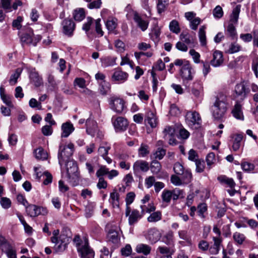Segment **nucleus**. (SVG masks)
<instances>
[{
    "instance_id": "20e7f679",
    "label": "nucleus",
    "mask_w": 258,
    "mask_h": 258,
    "mask_svg": "<svg viewBox=\"0 0 258 258\" xmlns=\"http://www.w3.org/2000/svg\"><path fill=\"white\" fill-rule=\"evenodd\" d=\"M227 110L226 104L223 100L217 98L212 107V114L215 119L220 120L224 116Z\"/></svg>"
},
{
    "instance_id": "1a4fd4ad",
    "label": "nucleus",
    "mask_w": 258,
    "mask_h": 258,
    "mask_svg": "<svg viewBox=\"0 0 258 258\" xmlns=\"http://www.w3.org/2000/svg\"><path fill=\"white\" fill-rule=\"evenodd\" d=\"M78 251L82 258H94V252L89 247L88 240H84V244L78 248Z\"/></svg>"
},
{
    "instance_id": "b1692460",
    "label": "nucleus",
    "mask_w": 258,
    "mask_h": 258,
    "mask_svg": "<svg viewBox=\"0 0 258 258\" xmlns=\"http://www.w3.org/2000/svg\"><path fill=\"white\" fill-rule=\"evenodd\" d=\"M86 125L87 133L91 136H94L97 127L96 122L93 119L88 118L86 121Z\"/></svg>"
},
{
    "instance_id": "3c124183",
    "label": "nucleus",
    "mask_w": 258,
    "mask_h": 258,
    "mask_svg": "<svg viewBox=\"0 0 258 258\" xmlns=\"http://www.w3.org/2000/svg\"><path fill=\"white\" fill-rule=\"evenodd\" d=\"M0 204L5 209H8L11 206V201L7 197H2L0 199Z\"/></svg>"
},
{
    "instance_id": "7c9ffc66",
    "label": "nucleus",
    "mask_w": 258,
    "mask_h": 258,
    "mask_svg": "<svg viewBox=\"0 0 258 258\" xmlns=\"http://www.w3.org/2000/svg\"><path fill=\"white\" fill-rule=\"evenodd\" d=\"M218 180L222 184H226L231 188L235 186V183L233 179L229 178L226 176L222 175L218 177Z\"/></svg>"
},
{
    "instance_id": "4c0bfd02",
    "label": "nucleus",
    "mask_w": 258,
    "mask_h": 258,
    "mask_svg": "<svg viewBox=\"0 0 258 258\" xmlns=\"http://www.w3.org/2000/svg\"><path fill=\"white\" fill-rule=\"evenodd\" d=\"M110 90V85L108 82L102 81L100 84L99 90L101 94L106 95Z\"/></svg>"
},
{
    "instance_id": "f3484780",
    "label": "nucleus",
    "mask_w": 258,
    "mask_h": 258,
    "mask_svg": "<svg viewBox=\"0 0 258 258\" xmlns=\"http://www.w3.org/2000/svg\"><path fill=\"white\" fill-rule=\"evenodd\" d=\"M62 25L63 33L68 36H72L75 28L74 22L71 19H65Z\"/></svg>"
},
{
    "instance_id": "4d7b16f0",
    "label": "nucleus",
    "mask_w": 258,
    "mask_h": 258,
    "mask_svg": "<svg viewBox=\"0 0 258 258\" xmlns=\"http://www.w3.org/2000/svg\"><path fill=\"white\" fill-rule=\"evenodd\" d=\"M173 234L172 231H169L163 237V241L168 245H171L173 243Z\"/></svg>"
},
{
    "instance_id": "f8f14e48",
    "label": "nucleus",
    "mask_w": 258,
    "mask_h": 258,
    "mask_svg": "<svg viewBox=\"0 0 258 258\" xmlns=\"http://www.w3.org/2000/svg\"><path fill=\"white\" fill-rule=\"evenodd\" d=\"M249 89L246 88L244 82H242L236 85L235 87V92L237 97H240L243 100L249 93Z\"/></svg>"
},
{
    "instance_id": "864d4df0",
    "label": "nucleus",
    "mask_w": 258,
    "mask_h": 258,
    "mask_svg": "<svg viewBox=\"0 0 258 258\" xmlns=\"http://www.w3.org/2000/svg\"><path fill=\"white\" fill-rule=\"evenodd\" d=\"M116 21L115 19H112L107 21L106 26L109 31H112L116 28L117 26Z\"/></svg>"
},
{
    "instance_id": "5701e85b",
    "label": "nucleus",
    "mask_w": 258,
    "mask_h": 258,
    "mask_svg": "<svg viewBox=\"0 0 258 258\" xmlns=\"http://www.w3.org/2000/svg\"><path fill=\"white\" fill-rule=\"evenodd\" d=\"M231 138L233 139L232 141V149L234 151H237L239 150L241 141L243 139V136L241 134H235L231 136Z\"/></svg>"
},
{
    "instance_id": "9b49d317",
    "label": "nucleus",
    "mask_w": 258,
    "mask_h": 258,
    "mask_svg": "<svg viewBox=\"0 0 258 258\" xmlns=\"http://www.w3.org/2000/svg\"><path fill=\"white\" fill-rule=\"evenodd\" d=\"M116 132H123L126 130L128 123L125 118L117 117L113 122Z\"/></svg>"
},
{
    "instance_id": "aec40b11",
    "label": "nucleus",
    "mask_w": 258,
    "mask_h": 258,
    "mask_svg": "<svg viewBox=\"0 0 258 258\" xmlns=\"http://www.w3.org/2000/svg\"><path fill=\"white\" fill-rule=\"evenodd\" d=\"M67 168V175L79 173L77 163L73 160H71L65 163Z\"/></svg>"
},
{
    "instance_id": "c9c22d12",
    "label": "nucleus",
    "mask_w": 258,
    "mask_h": 258,
    "mask_svg": "<svg viewBox=\"0 0 258 258\" xmlns=\"http://www.w3.org/2000/svg\"><path fill=\"white\" fill-rule=\"evenodd\" d=\"M168 4V0H158L157 6L158 13L161 14L164 12Z\"/></svg>"
},
{
    "instance_id": "13d9d810",
    "label": "nucleus",
    "mask_w": 258,
    "mask_h": 258,
    "mask_svg": "<svg viewBox=\"0 0 258 258\" xmlns=\"http://www.w3.org/2000/svg\"><path fill=\"white\" fill-rule=\"evenodd\" d=\"M166 151L163 148H158L155 153L154 154L155 159L161 160L166 154Z\"/></svg>"
},
{
    "instance_id": "49530a36",
    "label": "nucleus",
    "mask_w": 258,
    "mask_h": 258,
    "mask_svg": "<svg viewBox=\"0 0 258 258\" xmlns=\"http://www.w3.org/2000/svg\"><path fill=\"white\" fill-rule=\"evenodd\" d=\"M181 180L183 181V183L187 184L191 182L192 179V174L190 171L186 170L183 171V173H182Z\"/></svg>"
},
{
    "instance_id": "9d476101",
    "label": "nucleus",
    "mask_w": 258,
    "mask_h": 258,
    "mask_svg": "<svg viewBox=\"0 0 258 258\" xmlns=\"http://www.w3.org/2000/svg\"><path fill=\"white\" fill-rule=\"evenodd\" d=\"M111 108L117 113H121L125 108L124 100L118 97H112L110 103Z\"/></svg>"
},
{
    "instance_id": "2eb2a0df",
    "label": "nucleus",
    "mask_w": 258,
    "mask_h": 258,
    "mask_svg": "<svg viewBox=\"0 0 258 258\" xmlns=\"http://www.w3.org/2000/svg\"><path fill=\"white\" fill-rule=\"evenodd\" d=\"M160 237L161 235L159 231L155 228L149 229L146 234V239L152 244H154L158 241L160 239Z\"/></svg>"
},
{
    "instance_id": "f257e3e1",
    "label": "nucleus",
    "mask_w": 258,
    "mask_h": 258,
    "mask_svg": "<svg viewBox=\"0 0 258 258\" xmlns=\"http://www.w3.org/2000/svg\"><path fill=\"white\" fill-rule=\"evenodd\" d=\"M59 233V230H54L52 232L53 236L51 237V242L54 243L53 249L56 252L63 251L72 238L71 232L68 228H64L58 237Z\"/></svg>"
},
{
    "instance_id": "e2e57ef3",
    "label": "nucleus",
    "mask_w": 258,
    "mask_h": 258,
    "mask_svg": "<svg viewBox=\"0 0 258 258\" xmlns=\"http://www.w3.org/2000/svg\"><path fill=\"white\" fill-rule=\"evenodd\" d=\"M110 197L112 204L118 206L119 195L115 189H114V191L110 194Z\"/></svg>"
},
{
    "instance_id": "09e8293b",
    "label": "nucleus",
    "mask_w": 258,
    "mask_h": 258,
    "mask_svg": "<svg viewBox=\"0 0 258 258\" xmlns=\"http://www.w3.org/2000/svg\"><path fill=\"white\" fill-rule=\"evenodd\" d=\"M240 48L241 46L239 44L232 43L230 45L229 49L226 51V52L230 54L234 53L240 51Z\"/></svg>"
},
{
    "instance_id": "cd10ccee",
    "label": "nucleus",
    "mask_w": 258,
    "mask_h": 258,
    "mask_svg": "<svg viewBox=\"0 0 258 258\" xmlns=\"http://www.w3.org/2000/svg\"><path fill=\"white\" fill-rule=\"evenodd\" d=\"M147 121L148 123L151 127H155L157 124V118L155 114L152 111H149L147 113Z\"/></svg>"
},
{
    "instance_id": "774afa93",
    "label": "nucleus",
    "mask_w": 258,
    "mask_h": 258,
    "mask_svg": "<svg viewBox=\"0 0 258 258\" xmlns=\"http://www.w3.org/2000/svg\"><path fill=\"white\" fill-rule=\"evenodd\" d=\"M173 170L176 174L180 175L183 173V166L179 162H176L174 165Z\"/></svg>"
},
{
    "instance_id": "79ce46f5",
    "label": "nucleus",
    "mask_w": 258,
    "mask_h": 258,
    "mask_svg": "<svg viewBox=\"0 0 258 258\" xmlns=\"http://www.w3.org/2000/svg\"><path fill=\"white\" fill-rule=\"evenodd\" d=\"M162 199L163 202L169 203L171 199H173V195L171 191L166 189L164 190L162 194Z\"/></svg>"
},
{
    "instance_id": "6ab92c4d",
    "label": "nucleus",
    "mask_w": 258,
    "mask_h": 258,
    "mask_svg": "<svg viewBox=\"0 0 258 258\" xmlns=\"http://www.w3.org/2000/svg\"><path fill=\"white\" fill-rule=\"evenodd\" d=\"M128 77V74L122 71L120 69L115 70L112 76V79L113 81L124 82Z\"/></svg>"
},
{
    "instance_id": "bf43d9fd",
    "label": "nucleus",
    "mask_w": 258,
    "mask_h": 258,
    "mask_svg": "<svg viewBox=\"0 0 258 258\" xmlns=\"http://www.w3.org/2000/svg\"><path fill=\"white\" fill-rule=\"evenodd\" d=\"M213 14L214 17L217 19H220L223 16L222 8L220 6H216L213 10Z\"/></svg>"
},
{
    "instance_id": "338daca9",
    "label": "nucleus",
    "mask_w": 258,
    "mask_h": 258,
    "mask_svg": "<svg viewBox=\"0 0 258 258\" xmlns=\"http://www.w3.org/2000/svg\"><path fill=\"white\" fill-rule=\"evenodd\" d=\"M41 132L43 135L48 136L52 134L53 130L50 125H45L41 128Z\"/></svg>"
},
{
    "instance_id": "72a5a7b5",
    "label": "nucleus",
    "mask_w": 258,
    "mask_h": 258,
    "mask_svg": "<svg viewBox=\"0 0 258 258\" xmlns=\"http://www.w3.org/2000/svg\"><path fill=\"white\" fill-rule=\"evenodd\" d=\"M68 181L74 186L79 184L80 181V173L67 175Z\"/></svg>"
},
{
    "instance_id": "412c9836",
    "label": "nucleus",
    "mask_w": 258,
    "mask_h": 258,
    "mask_svg": "<svg viewBox=\"0 0 258 258\" xmlns=\"http://www.w3.org/2000/svg\"><path fill=\"white\" fill-rule=\"evenodd\" d=\"M30 78L32 83L36 87H38L43 84V80L40 77L38 73L35 71H32L30 74Z\"/></svg>"
},
{
    "instance_id": "a211bd4d",
    "label": "nucleus",
    "mask_w": 258,
    "mask_h": 258,
    "mask_svg": "<svg viewBox=\"0 0 258 258\" xmlns=\"http://www.w3.org/2000/svg\"><path fill=\"white\" fill-rule=\"evenodd\" d=\"M134 20L137 23V26L143 31H145L147 29L149 22L146 20H143L137 12H135L134 14Z\"/></svg>"
},
{
    "instance_id": "423d86ee",
    "label": "nucleus",
    "mask_w": 258,
    "mask_h": 258,
    "mask_svg": "<svg viewBox=\"0 0 258 258\" xmlns=\"http://www.w3.org/2000/svg\"><path fill=\"white\" fill-rule=\"evenodd\" d=\"M187 124L191 128H197L201 124V119L199 113L196 111H188L185 115Z\"/></svg>"
},
{
    "instance_id": "6e6552de",
    "label": "nucleus",
    "mask_w": 258,
    "mask_h": 258,
    "mask_svg": "<svg viewBox=\"0 0 258 258\" xmlns=\"http://www.w3.org/2000/svg\"><path fill=\"white\" fill-rule=\"evenodd\" d=\"M27 214L31 217H36L39 215H46L48 211L46 208L36 205L30 204L26 207Z\"/></svg>"
},
{
    "instance_id": "603ef678",
    "label": "nucleus",
    "mask_w": 258,
    "mask_h": 258,
    "mask_svg": "<svg viewBox=\"0 0 258 258\" xmlns=\"http://www.w3.org/2000/svg\"><path fill=\"white\" fill-rule=\"evenodd\" d=\"M242 169L247 172H250L254 170L255 166L253 164L248 162H243L241 164Z\"/></svg>"
},
{
    "instance_id": "052dcab7",
    "label": "nucleus",
    "mask_w": 258,
    "mask_h": 258,
    "mask_svg": "<svg viewBox=\"0 0 258 258\" xmlns=\"http://www.w3.org/2000/svg\"><path fill=\"white\" fill-rule=\"evenodd\" d=\"M110 149V147L109 146H100L98 148V152L99 154L103 157L108 155Z\"/></svg>"
},
{
    "instance_id": "a19ab883",
    "label": "nucleus",
    "mask_w": 258,
    "mask_h": 258,
    "mask_svg": "<svg viewBox=\"0 0 258 258\" xmlns=\"http://www.w3.org/2000/svg\"><path fill=\"white\" fill-rule=\"evenodd\" d=\"M170 30L175 34H178L180 32V28L178 22L175 20H172L169 24Z\"/></svg>"
},
{
    "instance_id": "0e129e2a",
    "label": "nucleus",
    "mask_w": 258,
    "mask_h": 258,
    "mask_svg": "<svg viewBox=\"0 0 258 258\" xmlns=\"http://www.w3.org/2000/svg\"><path fill=\"white\" fill-rule=\"evenodd\" d=\"M189 54L191 55L194 61L196 63H199L201 62L200 60V54L199 52L196 51L195 49H190L189 52Z\"/></svg>"
},
{
    "instance_id": "4be33fe9",
    "label": "nucleus",
    "mask_w": 258,
    "mask_h": 258,
    "mask_svg": "<svg viewBox=\"0 0 258 258\" xmlns=\"http://www.w3.org/2000/svg\"><path fill=\"white\" fill-rule=\"evenodd\" d=\"M61 130V137L67 138L74 131V128L71 123L67 122L62 124Z\"/></svg>"
},
{
    "instance_id": "393cba45",
    "label": "nucleus",
    "mask_w": 258,
    "mask_h": 258,
    "mask_svg": "<svg viewBox=\"0 0 258 258\" xmlns=\"http://www.w3.org/2000/svg\"><path fill=\"white\" fill-rule=\"evenodd\" d=\"M240 11V5L236 6V7L233 10L228 23H231L233 25H236L238 22Z\"/></svg>"
},
{
    "instance_id": "2f4dec72",
    "label": "nucleus",
    "mask_w": 258,
    "mask_h": 258,
    "mask_svg": "<svg viewBox=\"0 0 258 258\" xmlns=\"http://www.w3.org/2000/svg\"><path fill=\"white\" fill-rule=\"evenodd\" d=\"M116 59L115 57L106 56L101 58V62L104 67L112 66L115 64Z\"/></svg>"
},
{
    "instance_id": "a18cd8bd",
    "label": "nucleus",
    "mask_w": 258,
    "mask_h": 258,
    "mask_svg": "<svg viewBox=\"0 0 258 258\" xmlns=\"http://www.w3.org/2000/svg\"><path fill=\"white\" fill-rule=\"evenodd\" d=\"M34 153L35 154V156L36 158L37 159H42L44 160L47 158V154L44 152V150L42 148H38L36 149Z\"/></svg>"
},
{
    "instance_id": "6e6d98bb",
    "label": "nucleus",
    "mask_w": 258,
    "mask_h": 258,
    "mask_svg": "<svg viewBox=\"0 0 258 258\" xmlns=\"http://www.w3.org/2000/svg\"><path fill=\"white\" fill-rule=\"evenodd\" d=\"M108 238L109 240L113 243H116L119 241L118 233L117 232L114 231H110L109 233Z\"/></svg>"
},
{
    "instance_id": "8fccbe9b",
    "label": "nucleus",
    "mask_w": 258,
    "mask_h": 258,
    "mask_svg": "<svg viewBox=\"0 0 258 258\" xmlns=\"http://www.w3.org/2000/svg\"><path fill=\"white\" fill-rule=\"evenodd\" d=\"M233 238L234 241L239 244H242L245 239V236L239 232H235L233 234Z\"/></svg>"
},
{
    "instance_id": "473e14b6",
    "label": "nucleus",
    "mask_w": 258,
    "mask_h": 258,
    "mask_svg": "<svg viewBox=\"0 0 258 258\" xmlns=\"http://www.w3.org/2000/svg\"><path fill=\"white\" fill-rule=\"evenodd\" d=\"M74 18L77 21H81L85 17V11L82 8H79L74 11L73 13Z\"/></svg>"
},
{
    "instance_id": "37998d69",
    "label": "nucleus",
    "mask_w": 258,
    "mask_h": 258,
    "mask_svg": "<svg viewBox=\"0 0 258 258\" xmlns=\"http://www.w3.org/2000/svg\"><path fill=\"white\" fill-rule=\"evenodd\" d=\"M206 27L204 26H202L199 31V36L200 41L202 45L205 46L206 44V37L205 32Z\"/></svg>"
},
{
    "instance_id": "5fc2aeb1",
    "label": "nucleus",
    "mask_w": 258,
    "mask_h": 258,
    "mask_svg": "<svg viewBox=\"0 0 258 258\" xmlns=\"http://www.w3.org/2000/svg\"><path fill=\"white\" fill-rule=\"evenodd\" d=\"M216 161L215 154L213 152L209 153L206 157V162L209 169L211 167V165L213 164Z\"/></svg>"
},
{
    "instance_id": "0eeeda50",
    "label": "nucleus",
    "mask_w": 258,
    "mask_h": 258,
    "mask_svg": "<svg viewBox=\"0 0 258 258\" xmlns=\"http://www.w3.org/2000/svg\"><path fill=\"white\" fill-rule=\"evenodd\" d=\"M192 67L188 61H185L180 70V75L183 79L184 85L187 88L189 87L188 82L192 80L191 75Z\"/></svg>"
},
{
    "instance_id": "69168bd1",
    "label": "nucleus",
    "mask_w": 258,
    "mask_h": 258,
    "mask_svg": "<svg viewBox=\"0 0 258 258\" xmlns=\"http://www.w3.org/2000/svg\"><path fill=\"white\" fill-rule=\"evenodd\" d=\"M20 76V72H19L18 69L16 70L15 73L12 74L9 80V83L11 85H15L17 82V79Z\"/></svg>"
},
{
    "instance_id": "7ed1b4c3",
    "label": "nucleus",
    "mask_w": 258,
    "mask_h": 258,
    "mask_svg": "<svg viewBox=\"0 0 258 258\" xmlns=\"http://www.w3.org/2000/svg\"><path fill=\"white\" fill-rule=\"evenodd\" d=\"M40 35L34 36L33 30L29 27L26 28L25 32L21 36L22 44L36 46L37 43L41 40Z\"/></svg>"
},
{
    "instance_id": "58836bf2",
    "label": "nucleus",
    "mask_w": 258,
    "mask_h": 258,
    "mask_svg": "<svg viewBox=\"0 0 258 258\" xmlns=\"http://www.w3.org/2000/svg\"><path fill=\"white\" fill-rule=\"evenodd\" d=\"M150 168L153 173L157 174L161 169V165L159 161L153 160L151 162Z\"/></svg>"
},
{
    "instance_id": "dca6fc26",
    "label": "nucleus",
    "mask_w": 258,
    "mask_h": 258,
    "mask_svg": "<svg viewBox=\"0 0 258 258\" xmlns=\"http://www.w3.org/2000/svg\"><path fill=\"white\" fill-rule=\"evenodd\" d=\"M133 169L135 173L140 171L147 172L149 169V163L146 161L138 160L134 163Z\"/></svg>"
},
{
    "instance_id": "ea45409f",
    "label": "nucleus",
    "mask_w": 258,
    "mask_h": 258,
    "mask_svg": "<svg viewBox=\"0 0 258 258\" xmlns=\"http://www.w3.org/2000/svg\"><path fill=\"white\" fill-rule=\"evenodd\" d=\"M162 214L160 211H157L152 213L148 218V221L149 222H156L161 219Z\"/></svg>"
},
{
    "instance_id": "e433bc0d",
    "label": "nucleus",
    "mask_w": 258,
    "mask_h": 258,
    "mask_svg": "<svg viewBox=\"0 0 258 258\" xmlns=\"http://www.w3.org/2000/svg\"><path fill=\"white\" fill-rule=\"evenodd\" d=\"M175 133L174 127L170 126H166L164 129L163 133L164 134V139H166L169 137H172L174 136Z\"/></svg>"
},
{
    "instance_id": "bb28decb",
    "label": "nucleus",
    "mask_w": 258,
    "mask_h": 258,
    "mask_svg": "<svg viewBox=\"0 0 258 258\" xmlns=\"http://www.w3.org/2000/svg\"><path fill=\"white\" fill-rule=\"evenodd\" d=\"M226 34L230 37L232 40L235 39L237 37V32L236 30L235 25H233L231 23H228L226 28Z\"/></svg>"
},
{
    "instance_id": "f704fd0d",
    "label": "nucleus",
    "mask_w": 258,
    "mask_h": 258,
    "mask_svg": "<svg viewBox=\"0 0 258 258\" xmlns=\"http://www.w3.org/2000/svg\"><path fill=\"white\" fill-rule=\"evenodd\" d=\"M202 90V84L200 82H195L191 89L192 94L196 97H199L200 96Z\"/></svg>"
},
{
    "instance_id": "ddd939ff",
    "label": "nucleus",
    "mask_w": 258,
    "mask_h": 258,
    "mask_svg": "<svg viewBox=\"0 0 258 258\" xmlns=\"http://www.w3.org/2000/svg\"><path fill=\"white\" fill-rule=\"evenodd\" d=\"M224 61L223 53L219 50H215L213 53V58L210 61V64L214 67L221 66Z\"/></svg>"
},
{
    "instance_id": "de8ad7c7",
    "label": "nucleus",
    "mask_w": 258,
    "mask_h": 258,
    "mask_svg": "<svg viewBox=\"0 0 258 258\" xmlns=\"http://www.w3.org/2000/svg\"><path fill=\"white\" fill-rule=\"evenodd\" d=\"M198 215L202 218H205L204 213L207 211V206L205 203H202L198 205L197 207Z\"/></svg>"
},
{
    "instance_id": "a878e982",
    "label": "nucleus",
    "mask_w": 258,
    "mask_h": 258,
    "mask_svg": "<svg viewBox=\"0 0 258 258\" xmlns=\"http://www.w3.org/2000/svg\"><path fill=\"white\" fill-rule=\"evenodd\" d=\"M180 38L181 41L187 45L194 46L195 38H194L188 33H182L180 35Z\"/></svg>"
},
{
    "instance_id": "f03ea898",
    "label": "nucleus",
    "mask_w": 258,
    "mask_h": 258,
    "mask_svg": "<svg viewBox=\"0 0 258 258\" xmlns=\"http://www.w3.org/2000/svg\"><path fill=\"white\" fill-rule=\"evenodd\" d=\"M74 145L69 143L67 146L61 145L59 146L58 154V159L59 165L61 166L63 164L71 161L70 157L73 154Z\"/></svg>"
},
{
    "instance_id": "c85d7f7f",
    "label": "nucleus",
    "mask_w": 258,
    "mask_h": 258,
    "mask_svg": "<svg viewBox=\"0 0 258 258\" xmlns=\"http://www.w3.org/2000/svg\"><path fill=\"white\" fill-rule=\"evenodd\" d=\"M233 115L237 119H243V115L241 110V105L238 102L236 103L232 111Z\"/></svg>"
},
{
    "instance_id": "c03bdc74",
    "label": "nucleus",
    "mask_w": 258,
    "mask_h": 258,
    "mask_svg": "<svg viewBox=\"0 0 258 258\" xmlns=\"http://www.w3.org/2000/svg\"><path fill=\"white\" fill-rule=\"evenodd\" d=\"M149 146L147 145L142 144L138 149V154L140 157H145L150 153Z\"/></svg>"
},
{
    "instance_id": "c756f323",
    "label": "nucleus",
    "mask_w": 258,
    "mask_h": 258,
    "mask_svg": "<svg viewBox=\"0 0 258 258\" xmlns=\"http://www.w3.org/2000/svg\"><path fill=\"white\" fill-rule=\"evenodd\" d=\"M151 247L147 244L141 243L136 246V251L138 253H142L144 255H148L150 253Z\"/></svg>"
},
{
    "instance_id": "4468645a",
    "label": "nucleus",
    "mask_w": 258,
    "mask_h": 258,
    "mask_svg": "<svg viewBox=\"0 0 258 258\" xmlns=\"http://www.w3.org/2000/svg\"><path fill=\"white\" fill-rule=\"evenodd\" d=\"M145 206H141L142 214H141L139 211L137 210H134L132 211L131 215L128 216V223L130 225H132L136 223L138 220L142 218V215L145 213Z\"/></svg>"
},
{
    "instance_id": "680f3d73",
    "label": "nucleus",
    "mask_w": 258,
    "mask_h": 258,
    "mask_svg": "<svg viewBox=\"0 0 258 258\" xmlns=\"http://www.w3.org/2000/svg\"><path fill=\"white\" fill-rule=\"evenodd\" d=\"M196 171L197 172L201 173L205 169V162L204 160H196Z\"/></svg>"
},
{
    "instance_id": "39448f33",
    "label": "nucleus",
    "mask_w": 258,
    "mask_h": 258,
    "mask_svg": "<svg viewBox=\"0 0 258 258\" xmlns=\"http://www.w3.org/2000/svg\"><path fill=\"white\" fill-rule=\"evenodd\" d=\"M0 248L8 258H17L15 247L2 236H0Z\"/></svg>"
}]
</instances>
